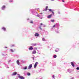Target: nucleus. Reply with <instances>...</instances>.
Instances as JSON below:
<instances>
[{
	"label": "nucleus",
	"instance_id": "f257e3e1",
	"mask_svg": "<svg viewBox=\"0 0 79 79\" xmlns=\"http://www.w3.org/2000/svg\"><path fill=\"white\" fill-rule=\"evenodd\" d=\"M38 64V63L37 62H36L35 63V64L34 65V68H36V67L37 66V64Z\"/></svg>",
	"mask_w": 79,
	"mask_h": 79
},
{
	"label": "nucleus",
	"instance_id": "f03ea898",
	"mask_svg": "<svg viewBox=\"0 0 79 79\" xmlns=\"http://www.w3.org/2000/svg\"><path fill=\"white\" fill-rule=\"evenodd\" d=\"M32 64H31L29 65L28 66V69H31V68H32Z\"/></svg>",
	"mask_w": 79,
	"mask_h": 79
},
{
	"label": "nucleus",
	"instance_id": "7ed1b4c3",
	"mask_svg": "<svg viewBox=\"0 0 79 79\" xmlns=\"http://www.w3.org/2000/svg\"><path fill=\"white\" fill-rule=\"evenodd\" d=\"M19 78L21 79H24V77L20 75L19 76Z\"/></svg>",
	"mask_w": 79,
	"mask_h": 79
},
{
	"label": "nucleus",
	"instance_id": "20e7f679",
	"mask_svg": "<svg viewBox=\"0 0 79 79\" xmlns=\"http://www.w3.org/2000/svg\"><path fill=\"white\" fill-rule=\"evenodd\" d=\"M48 10H49V11H50V12H52L53 15H54V12H53L54 11L52 10L51 9H48Z\"/></svg>",
	"mask_w": 79,
	"mask_h": 79
},
{
	"label": "nucleus",
	"instance_id": "39448f33",
	"mask_svg": "<svg viewBox=\"0 0 79 79\" xmlns=\"http://www.w3.org/2000/svg\"><path fill=\"white\" fill-rule=\"evenodd\" d=\"M17 74V73L16 72H14L12 74V76H15L16 75V74Z\"/></svg>",
	"mask_w": 79,
	"mask_h": 79
},
{
	"label": "nucleus",
	"instance_id": "423d86ee",
	"mask_svg": "<svg viewBox=\"0 0 79 79\" xmlns=\"http://www.w3.org/2000/svg\"><path fill=\"white\" fill-rule=\"evenodd\" d=\"M29 50H33V48H32V47L31 46L29 48Z\"/></svg>",
	"mask_w": 79,
	"mask_h": 79
},
{
	"label": "nucleus",
	"instance_id": "0eeeda50",
	"mask_svg": "<svg viewBox=\"0 0 79 79\" xmlns=\"http://www.w3.org/2000/svg\"><path fill=\"white\" fill-rule=\"evenodd\" d=\"M16 63L17 64H18V65H19L20 63L19 61V60H17Z\"/></svg>",
	"mask_w": 79,
	"mask_h": 79
},
{
	"label": "nucleus",
	"instance_id": "6e6552de",
	"mask_svg": "<svg viewBox=\"0 0 79 79\" xmlns=\"http://www.w3.org/2000/svg\"><path fill=\"white\" fill-rule=\"evenodd\" d=\"M71 64L72 66H73V67H74L75 65H74V63H73V62H71Z\"/></svg>",
	"mask_w": 79,
	"mask_h": 79
},
{
	"label": "nucleus",
	"instance_id": "1a4fd4ad",
	"mask_svg": "<svg viewBox=\"0 0 79 79\" xmlns=\"http://www.w3.org/2000/svg\"><path fill=\"white\" fill-rule=\"evenodd\" d=\"M36 53V51H35V50H34L32 52V54H35Z\"/></svg>",
	"mask_w": 79,
	"mask_h": 79
},
{
	"label": "nucleus",
	"instance_id": "9d476101",
	"mask_svg": "<svg viewBox=\"0 0 79 79\" xmlns=\"http://www.w3.org/2000/svg\"><path fill=\"white\" fill-rule=\"evenodd\" d=\"M52 15L51 14V15H49V16H48V18H52Z\"/></svg>",
	"mask_w": 79,
	"mask_h": 79
},
{
	"label": "nucleus",
	"instance_id": "9b49d317",
	"mask_svg": "<svg viewBox=\"0 0 79 79\" xmlns=\"http://www.w3.org/2000/svg\"><path fill=\"white\" fill-rule=\"evenodd\" d=\"M39 34L36 33L35 34V35L36 37H38V36H39Z\"/></svg>",
	"mask_w": 79,
	"mask_h": 79
},
{
	"label": "nucleus",
	"instance_id": "f8f14e48",
	"mask_svg": "<svg viewBox=\"0 0 79 79\" xmlns=\"http://www.w3.org/2000/svg\"><path fill=\"white\" fill-rule=\"evenodd\" d=\"M5 8V6H3L2 7V9L4 10Z\"/></svg>",
	"mask_w": 79,
	"mask_h": 79
},
{
	"label": "nucleus",
	"instance_id": "ddd939ff",
	"mask_svg": "<svg viewBox=\"0 0 79 79\" xmlns=\"http://www.w3.org/2000/svg\"><path fill=\"white\" fill-rule=\"evenodd\" d=\"M48 6H47L46 7V8L45 9V11H47V9H48Z\"/></svg>",
	"mask_w": 79,
	"mask_h": 79
},
{
	"label": "nucleus",
	"instance_id": "4468645a",
	"mask_svg": "<svg viewBox=\"0 0 79 79\" xmlns=\"http://www.w3.org/2000/svg\"><path fill=\"white\" fill-rule=\"evenodd\" d=\"M59 51V49H57L55 50V52H58Z\"/></svg>",
	"mask_w": 79,
	"mask_h": 79
},
{
	"label": "nucleus",
	"instance_id": "2eb2a0df",
	"mask_svg": "<svg viewBox=\"0 0 79 79\" xmlns=\"http://www.w3.org/2000/svg\"><path fill=\"white\" fill-rule=\"evenodd\" d=\"M36 45V44H32V45H33V46H35Z\"/></svg>",
	"mask_w": 79,
	"mask_h": 79
},
{
	"label": "nucleus",
	"instance_id": "dca6fc26",
	"mask_svg": "<svg viewBox=\"0 0 79 79\" xmlns=\"http://www.w3.org/2000/svg\"><path fill=\"white\" fill-rule=\"evenodd\" d=\"M2 29L4 30V31H6V28L4 27L2 28Z\"/></svg>",
	"mask_w": 79,
	"mask_h": 79
},
{
	"label": "nucleus",
	"instance_id": "f3484780",
	"mask_svg": "<svg viewBox=\"0 0 79 79\" xmlns=\"http://www.w3.org/2000/svg\"><path fill=\"white\" fill-rule=\"evenodd\" d=\"M56 55H54L53 56V58H56Z\"/></svg>",
	"mask_w": 79,
	"mask_h": 79
},
{
	"label": "nucleus",
	"instance_id": "a211bd4d",
	"mask_svg": "<svg viewBox=\"0 0 79 79\" xmlns=\"http://www.w3.org/2000/svg\"><path fill=\"white\" fill-rule=\"evenodd\" d=\"M27 67H25L24 68H23V69H27Z\"/></svg>",
	"mask_w": 79,
	"mask_h": 79
},
{
	"label": "nucleus",
	"instance_id": "6ab92c4d",
	"mask_svg": "<svg viewBox=\"0 0 79 79\" xmlns=\"http://www.w3.org/2000/svg\"><path fill=\"white\" fill-rule=\"evenodd\" d=\"M10 50L11 52H13L14 51H13V50L12 49H10Z\"/></svg>",
	"mask_w": 79,
	"mask_h": 79
},
{
	"label": "nucleus",
	"instance_id": "aec40b11",
	"mask_svg": "<svg viewBox=\"0 0 79 79\" xmlns=\"http://www.w3.org/2000/svg\"><path fill=\"white\" fill-rule=\"evenodd\" d=\"M51 21V22H52V23H54L55 20H52Z\"/></svg>",
	"mask_w": 79,
	"mask_h": 79
},
{
	"label": "nucleus",
	"instance_id": "412c9836",
	"mask_svg": "<svg viewBox=\"0 0 79 79\" xmlns=\"http://www.w3.org/2000/svg\"><path fill=\"white\" fill-rule=\"evenodd\" d=\"M30 74L29 73H27V76H30Z\"/></svg>",
	"mask_w": 79,
	"mask_h": 79
},
{
	"label": "nucleus",
	"instance_id": "4be33fe9",
	"mask_svg": "<svg viewBox=\"0 0 79 79\" xmlns=\"http://www.w3.org/2000/svg\"><path fill=\"white\" fill-rule=\"evenodd\" d=\"M42 39L43 41H45V38H43Z\"/></svg>",
	"mask_w": 79,
	"mask_h": 79
},
{
	"label": "nucleus",
	"instance_id": "5701e85b",
	"mask_svg": "<svg viewBox=\"0 0 79 79\" xmlns=\"http://www.w3.org/2000/svg\"><path fill=\"white\" fill-rule=\"evenodd\" d=\"M41 27H42V26H40L39 27L40 29H41V30H42V28H41Z\"/></svg>",
	"mask_w": 79,
	"mask_h": 79
},
{
	"label": "nucleus",
	"instance_id": "b1692460",
	"mask_svg": "<svg viewBox=\"0 0 79 79\" xmlns=\"http://www.w3.org/2000/svg\"><path fill=\"white\" fill-rule=\"evenodd\" d=\"M11 47H15V44H12L11 45Z\"/></svg>",
	"mask_w": 79,
	"mask_h": 79
},
{
	"label": "nucleus",
	"instance_id": "393cba45",
	"mask_svg": "<svg viewBox=\"0 0 79 79\" xmlns=\"http://www.w3.org/2000/svg\"><path fill=\"white\" fill-rule=\"evenodd\" d=\"M43 25V24L42 23H41L40 24V26H42Z\"/></svg>",
	"mask_w": 79,
	"mask_h": 79
},
{
	"label": "nucleus",
	"instance_id": "a878e982",
	"mask_svg": "<svg viewBox=\"0 0 79 79\" xmlns=\"http://www.w3.org/2000/svg\"><path fill=\"white\" fill-rule=\"evenodd\" d=\"M76 69H77V70H79V67H77L76 68Z\"/></svg>",
	"mask_w": 79,
	"mask_h": 79
},
{
	"label": "nucleus",
	"instance_id": "bb28decb",
	"mask_svg": "<svg viewBox=\"0 0 79 79\" xmlns=\"http://www.w3.org/2000/svg\"><path fill=\"white\" fill-rule=\"evenodd\" d=\"M13 2V0H10L9 1V2H10V3L12 2Z\"/></svg>",
	"mask_w": 79,
	"mask_h": 79
},
{
	"label": "nucleus",
	"instance_id": "cd10ccee",
	"mask_svg": "<svg viewBox=\"0 0 79 79\" xmlns=\"http://www.w3.org/2000/svg\"><path fill=\"white\" fill-rule=\"evenodd\" d=\"M56 25H53L52 27H55V26Z\"/></svg>",
	"mask_w": 79,
	"mask_h": 79
},
{
	"label": "nucleus",
	"instance_id": "c85d7f7f",
	"mask_svg": "<svg viewBox=\"0 0 79 79\" xmlns=\"http://www.w3.org/2000/svg\"><path fill=\"white\" fill-rule=\"evenodd\" d=\"M30 23H31V24H33V21H31L30 22Z\"/></svg>",
	"mask_w": 79,
	"mask_h": 79
},
{
	"label": "nucleus",
	"instance_id": "c756f323",
	"mask_svg": "<svg viewBox=\"0 0 79 79\" xmlns=\"http://www.w3.org/2000/svg\"><path fill=\"white\" fill-rule=\"evenodd\" d=\"M33 60H34V57H32Z\"/></svg>",
	"mask_w": 79,
	"mask_h": 79
},
{
	"label": "nucleus",
	"instance_id": "7c9ffc66",
	"mask_svg": "<svg viewBox=\"0 0 79 79\" xmlns=\"http://www.w3.org/2000/svg\"><path fill=\"white\" fill-rule=\"evenodd\" d=\"M4 48H8V47H4Z\"/></svg>",
	"mask_w": 79,
	"mask_h": 79
},
{
	"label": "nucleus",
	"instance_id": "2f4dec72",
	"mask_svg": "<svg viewBox=\"0 0 79 79\" xmlns=\"http://www.w3.org/2000/svg\"><path fill=\"white\" fill-rule=\"evenodd\" d=\"M53 78H55V76L53 75Z\"/></svg>",
	"mask_w": 79,
	"mask_h": 79
},
{
	"label": "nucleus",
	"instance_id": "473e14b6",
	"mask_svg": "<svg viewBox=\"0 0 79 79\" xmlns=\"http://www.w3.org/2000/svg\"><path fill=\"white\" fill-rule=\"evenodd\" d=\"M62 2H64V0H63Z\"/></svg>",
	"mask_w": 79,
	"mask_h": 79
},
{
	"label": "nucleus",
	"instance_id": "72a5a7b5",
	"mask_svg": "<svg viewBox=\"0 0 79 79\" xmlns=\"http://www.w3.org/2000/svg\"><path fill=\"white\" fill-rule=\"evenodd\" d=\"M35 49H36V50H37V48H35Z\"/></svg>",
	"mask_w": 79,
	"mask_h": 79
},
{
	"label": "nucleus",
	"instance_id": "f704fd0d",
	"mask_svg": "<svg viewBox=\"0 0 79 79\" xmlns=\"http://www.w3.org/2000/svg\"><path fill=\"white\" fill-rule=\"evenodd\" d=\"M52 0V1H53V0Z\"/></svg>",
	"mask_w": 79,
	"mask_h": 79
}]
</instances>
